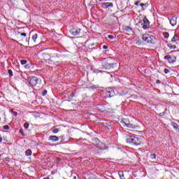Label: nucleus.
Here are the masks:
<instances>
[{"label":"nucleus","instance_id":"8","mask_svg":"<svg viewBox=\"0 0 179 179\" xmlns=\"http://www.w3.org/2000/svg\"><path fill=\"white\" fill-rule=\"evenodd\" d=\"M115 96V91L113 88H108L105 91V99H111Z\"/></svg>","mask_w":179,"mask_h":179},{"label":"nucleus","instance_id":"11","mask_svg":"<svg viewBox=\"0 0 179 179\" xmlns=\"http://www.w3.org/2000/svg\"><path fill=\"white\" fill-rule=\"evenodd\" d=\"M94 141L96 143V148L99 149V150H106V145L99 141V138H95Z\"/></svg>","mask_w":179,"mask_h":179},{"label":"nucleus","instance_id":"5","mask_svg":"<svg viewBox=\"0 0 179 179\" xmlns=\"http://www.w3.org/2000/svg\"><path fill=\"white\" fill-rule=\"evenodd\" d=\"M127 142H129V143H131V145H134L135 146H139L143 144L141 138L136 137L134 136H130L127 138Z\"/></svg>","mask_w":179,"mask_h":179},{"label":"nucleus","instance_id":"34","mask_svg":"<svg viewBox=\"0 0 179 179\" xmlns=\"http://www.w3.org/2000/svg\"><path fill=\"white\" fill-rule=\"evenodd\" d=\"M108 38H110V40H114V36L113 35H108Z\"/></svg>","mask_w":179,"mask_h":179},{"label":"nucleus","instance_id":"16","mask_svg":"<svg viewBox=\"0 0 179 179\" xmlns=\"http://www.w3.org/2000/svg\"><path fill=\"white\" fill-rule=\"evenodd\" d=\"M123 30H124L125 31H127V33H132L134 31V30H132V28L128 26H124L123 27Z\"/></svg>","mask_w":179,"mask_h":179},{"label":"nucleus","instance_id":"36","mask_svg":"<svg viewBox=\"0 0 179 179\" xmlns=\"http://www.w3.org/2000/svg\"><path fill=\"white\" fill-rule=\"evenodd\" d=\"M13 115L14 117H17V112H16V111L13 112Z\"/></svg>","mask_w":179,"mask_h":179},{"label":"nucleus","instance_id":"3","mask_svg":"<svg viewBox=\"0 0 179 179\" xmlns=\"http://www.w3.org/2000/svg\"><path fill=\"white\" fill-rule=\"evenodd\" d=\"M29 85L35 90H40L41 80L37 78V77L31 76L29 78Z\"/></svg>","mask_w":179,"mask_h":179},{"label":"nucleus","instance_id":"13","mask_svg":"<svg viewBox=\"0 0 179 179\" xmlns=\"http://www.w3.org/2000/svg\"><path fill=\"white\" fill-rule=\"evenodd\" d=\"M108 22H111L112 23H114V22H116L117 17L114 15H110L108 17Z\"/></svg>","mask_w":179,"mask_h":179},{"label":"nucleus","instance_id":"14","mask_svg":"<svg viewBox=\"0 0 179 179\" xmlns=\"http://www.w3.org/2000/svg\"><path fill=\"white\" fill-rule=\"evenodd\" d=\"M170 24L171 26H176V24H177V17H172L170 20Z\"/></svg>","mask_w":179,"mask_h":179},{"label":"nucleus","instance_id":"9","mask_svg":"<svg viewBox=\"0 0 179 179\" xmlns=\"http://www.w3.org/2000/svg\"><path fill=\"white\" fill-rule=\"evenodd\" d=\"M102 69H112L114 68V63H111L110 60L102 62Z\"/></svg>","mask_w":179,"mask_h":179},{"label":"nucleus","instance_id":"48","mask_svg":"<svg viewBox=\"0 0 179 179\" xmlns=\"http://www.w3.org/2000/svg\"><path fill=\"white\" fill-rule=\"evenodd\" d=\"M73 179H76V176H74V177H73Z\"/></svg>","mask_w":179,"mask_h":179},{"label":"nucleus","instance_id":"50","mask_svg":"<svg viewBox=\"0 0 179 179\" xmlns=\"http://www.w3.org/2000/svg\"><path fill=\"white\" fill-rule=\"evenodd\" d=\"M0 121H1V117H0Z\"/></svg>","mask_w":179,"mask_h":179},{"label":"nucleus","instance_id":"45","mask_svg":"<svg viewBox=\"0 0 179 179\" xmlns=\"http://www.w3.org/2000/svg\"><path fill=\"white\" fill-rule=\"evenodd\" d=\"M43 179H50V176H48L46 178H44Z\"/></svg>","mask_w":179,"mask_h":179},{"label":"nucleus","instance_id":"40","mask_svg":"<svg viewBox=\"0 0 179 179\" xmlns=\"http://www.w3.org/2000/svg\"><path fill=\"white\" fill-rule=\"evenodd\" d=\"M166 111H167V109H165V110L164 111V113H161V115H164V114H166Z\"/></svg>","mask_w":179,"mask_h":179},{"label":"nucleus","instance_id":"22","mask_svg":"<svg viewBox=\"0 0 179 179\" xmlns=\"http://www.w3.org/2000/svg\"><path fill=\"white\" fill-rule=\"evenodd\" d=\"M118 175L120 179H125V175L124 174L123 171H120Z\"/></svg>","mask_w":179,"mask_h":179},{"label":"nucleus","instance_id":"19","mask_svg":"<svg viewBox=\"0 0 179 179\" xmlns=\"http://www.w3.org/2000/svg\"><path fill=\"white\" fill-rule=\"evenodd\" d=\"M140 6L141 7L142 10H145L149 6V3H141L140 4Z\"/></svg>","mask_w":179,"mask_h":179},{"label":"nucleus","instance_id":"31","mask_svg":"<svg viewBox=\"0 0 179 179\" xmlns=\"http://www.w3.org/2000/svg\"><path fill=\"white\" fill-rule=\"evenodd\" d=\"M164 72L166 75H167V73H170V70L168 69H164Z\"/></svg>","mask_w":179,"mask_h":179},{"label":"nucleus","instance_id":"29","mask_svg":"<svg viewBox=\"0 0 179 179\" xmlns=\"http://www.w3.org/2000/svg\"><path fill=\"white\" fill-rule=\"evenodd\" d=\"M21 65H26L27 64V61L26 60H21L20 61Z\"/></svg>","mask_w":179,"mask_h":179},{"label":"nucleus","instance_id":"49","mask_svg":"<svg viewBox=\"0 0 179 179\" xmlns=\"http://www.w3.org/2000/svg\"><path fill=\"white\" fill-rule=\"evenodd\" d=\"M99 2H101V1H103V0H99Z\"/></svg>","mask_w":179,"mask_h":179},{"label":"nucleus","instance_id":"41","mask_svg":"<svg viewBox=\"0 0 179 179\" xmlns=\"http://www.w3.org/2000/svg\"><path fill=\"white\" fill-rule=\"evenodd\" d=\"M3 138H2V135L0 134V143L2 142Z\"/></svg>","mask_w":179,"mask_h":179},{"label":"nucleus","instance_id":"39","mask_svg":"<svg viewBox=\"0 0 179 179\" xmlns=\"http://www.w3.org/2000/svg\"><path fill=\"white\" fill-rule=\"evenodd\" d=\"M103 50H107L108 48V47L106 45H103L102 47Z\"/></svg>","mask_w":179,"mask_h":179},{"label":"nucleus","instance_id":"27","mask_svg":"<svg viewBox=\"0 0 179 179\" xmlns=\"http://www.w3.org/2000/svg\"><path fill=\"white\" fill-rule=\"evenodd\" d=\"M99 110H101V113H103V111H106V108H104V106L100 105L99 107Z\"/></svg>","mask_w":179,"mask_h":179},{"label":"nucleus","instance_id":"12","mask_svg":"<svg viewBox=\"0 0 179 179\" xmlns=\"http://www.w3.org/2000/svg\"><path fill=\"white\" fill-rule=\"evenodd\" d=\"M81 30L82 29H80V28L75 27L70 29V33L73 36H79V34H80Z\"/></svg>","mask_w":179,"mask_h":179},{"label":"nucleus","instance_id":"28","mask_svg":"<svg viewBox=\"0 0 179 179\" xmlns=\"http://www.w3.org/2000/svg\"><path fill=\"white\" fill-rule=\"evenodd\" d=\"M134 5H136V6H141V5H142V3H141V0H138L136 2H135Z\"/></svg>","mask_w":179,"mask_h":179},{"label":"nucleus","instance_id":"46","mask_svg":"<svg viewBox=\"0 0 179 179\" xmlns=\"http://www.w3.org/2000/svg\"><path fill=\"white\" fill-rule=\"evenodd\" d=\"M157 83H160V80H157Z\"/></svg>","mask_w":179,"mask_h":179},{"label":"nucleus","instance_id":"38","mask_svg":"<svg viewBox=\"0 0 179 179\" xmlns=\"http://www.w3.org/2000/svg\"><path fill=\"white\" fill-rule=\"evenodd\" d=\"M20 36H22V37H26V36H27V34L26 33H21Z\"/></svg>","mask_w":179,"mask_h":179},{"label":"nucleus","instance_id":"20","mask_svg":"<svg viewBox=\"0 0 179 179\" xmlns=\"http://www.w3.org/2000/svg\"><path fill=\"white\" fill-rule=\"evenodd\" d=\"M51 132H52V134H58V132H59V129H57V127H52L50 129Z\"/></svg>","mask_w":179,"mask_h":179},{"label":"nucleus","instance_id":"4","mask_svg":"<svg viewBox=\"0 0 179 179\" xmlns=\"http://www.w3.org/2000/svg\"><path fill=\"white\" fill-rule=\"evenodd\" d=\"M136 26L140 27V29H143V30H148V29L150 27V22L148 18H146V17H145L142 20L136 24Z\"/></svg>","mask_w":179,"mask_h":179},{"label":"nucleus","instance_id":"43","mask_svg":"<svg viewBox=\"0 0 179 179\" xmlns=\"http://www.w3.org/2000/svg\"><path fill=\"white\" fill-rule=\"evenodd\" d=\"M99 73H103V71H99L98 73H97V75H99Z\"/></svg>","mask_w":179,"mask_h":179},{"label":"nucleus","instance_id":"15","mask_svg":"<svg viewBox=\"0 0 179 179\" xmlns=\"http://www.w3.org/2000/svg\"><path fill=\"white\" fill-rule=\"evenodd\" d=\"M48 139L52 142H58L59 141V138L57 136H50Z\"/></svg>","mask_w":179,"mask_h":179},{"label":"nucleus","instance_id":"30","mask_svg":"<svg viewBox=\"0 0 179 179\" xmlns=\"http://www.w3.org/2000/svg\"><path fill=\"white\" fill-rule=\"evenodd\" d=\"M8 74H9L10 77L13 76V72L12 71L11 69H9V70L8 71Z\"/></svg>","mask_w":179,"mask_h":179},{"label":"nucleus","instance_id":"47","mask_svg":"<svg viewBox=\"0 0 179 179\" xmlns=\"http://www.w3.org/2000/svg\"><path fill=\"white\" fill-rule=\"evenodd\" d=\"M94 45V43H91V47H93Z\"/></svg>","mask_w":179,"mask_h":179},{"label":"nucleus","instance_id":"42","mask_svg":"<svg viewBox=\"0 0 179 179\" xmlns=\"http://www.w3.org/2000/svg\"><path fill=\"white\" fill-rule=\"evenodd\" d=\"M71 97H75V92L71 93Z\"/></svg>","mask_w":179,"mask_h":179},{"label":"nucleus","instance_id":"33","mask_svg":"<svg viewBox=\"0 0 179 179\" xmlns=\"http://www.w3.org/2000/svg\"><path fill=\"white\" fill-rule=\"evenodd\" d=\"M20 134L22 135V136H24V132H23L22 129H20Z\"/></svg>","mask_w":179,"mask_h":179},{"label":"nucleus","instance_id":"35","mask_svg":"<svg viewBox=\"0 0 179 179\" xmlns=\"http://www.w3.org/2000/svg\"><path fill=\"white\" fill-rule=\"evenodd\" d=\"M42 96H47V90H45L43 92Z\"/></svg>","mask_w":179,"mask_h":179},{"label":"nucleus","instance_id":"32","mask_svg":"<svg viewBox=\"0 0 179 179\" xmlns=\"http://www.w3.org/2000/svg\"><path fill=\"white\" fill-rule=\"evenodd\" d=\"M24 128H25L26 129H29V123H24Z\"/></svg>","mask_w":179,"mask_h":179},{"label":"nucleus","instance_id":"44","mask_svg":"<svg viewBox=\"0 0 179 179\" xmlns=\"http://www.w3.org/2000/svg\"><path fill=\"white\" fill-rule=\"evenodd\" d=\"M106 127H107V128H109L110 127H111V125H110V124H108V125Z\"/></svg>","mask_w":179,"mask_h":179},{"label":"nucleus","instance_id":"24","mask_svg":"<svg viewBox=\"0 0 179 179\" xmlns=\"http://www.w3.org/2000/svg\"><path fill=\"white\" fill-rule=\"evenodd\" d=\"M162 34L164 38H169V37H170V34H169V32H163Z\"/></svg>","mask_w":179,"mask_h":179},{"label":"nucleus","instance_id":"23","mask_svg":"<svg viewBox=\"0 0 179 179\" xmlns=\"http://www.w3.org/2000/svg\"><path fill=\"white\" fill-rule=\"evenodd\" d=\"M38 37V35L37 34H35L32 36L31 39L33 40L34 43H36Z\"/></svg>","mask_w":179,"mask_h":179},{"label":"nucleus","instance_id":"25","mask_svg":"<svg viewBox=\"0 0 179 179\" xmlns=\"http://www.w3.org/2000/svg\"><path fill=\"white\" fill-rule=\"evenodd\" d=\"M31 150L29 149L25 151L26 156H31Z\"/></svg>","mask_w":179,"mask_h":179},{"label":"nucleus","instance_id":"26","mask_svg":"<svg viewBox=\"0 0 179 179\" xmlns=\"http://www.w3.org/2000/svg\"><path fill=\"white\" fill-rule=\"evenodd\" d=\"M150 157L151 160H156V154H155V153L151 154Z\"/></svg>","mask_w":179,"mask_h":179},{"label":"nucleus","instance_id":"6","mask_svg":"<svg viewBox=\"0 0 179 179\" xmlns=\"http://www.w3.org/2000/svg\"><path fill=\"white\" fill-rule=\"evenodd\" d=\"M103 9H106L107 12H113L114 11V4L113 3L107 2L103 3L101 4Z\"/></svg>","mask_w":179,"mask_h":179},{"label":"nucleus","instance_id":"37","mask_svg":"<svg viewBox=\"0 0 179 179\" xmlns=\"http://www.w3.org/2000/svg\"><path fill=\"white\" fill-rule=\"evenodd\" d=\"M3 128L4 129H10V127H9L8 125H4V126L3 127Z\"/></svg>","mask_w":179,"mask_h":179},{"label":"nucleus","instance_id":"18","mask_svg":"<svg viewBox=\"0 0 179 179\" xmlns=\"http://www.w3.org/2000/svg\"><path fill=\"white\" fill-rule=\"evenodd\" d=\"M179 36L176 34H174L173 37L171 38V43H176V41H178Z\"/></svg>","mask_w":179,"mask_h":179},{"label":"nucleus","instance_id":"1","mask_svg":"<svg viewBox=\"0 0 179 179\" xmlns=\"http://www.w3.org/2000/svg\"><path fill=\"white\" fill-rule=\"evenodd\" d=\"M43 61L49 65H55L58 62V57L56 56H51L48 53L43 54Z\"/></svg>","mask_w":179,"mask_h":179},{"label":"nucleus","instance_id":"10","mask_svg":"<svg viewBox=\"0 0 179 179\" xmlns=\"http://www.w3.org/2000/svg\"><path fill=\"white\" fill-rule=\"evenodd\" d=\"M164 59L168 61L169 64H174L177 61V57L174 55H167L164 57Z\"/></svg>","mask_w":179,"mask_h":179},{"label":"nucleus","instance_id":"7","mask_svg":"<svg viewBox=\"0 0 179 179\" xmlns=\"http://www.w3.org/2000/svg\"><path fill=\"white\" fill-rule=\"evenodd\" d=\"M122 124H123L124 127H127V128H131V129H136V128H138L137 125L131 124L128 119H123Z\"/></svg>","mask_w":179,"mask_h":179},{"label":"nucleus","instance_id":"21","mask_svg":"<svg viewBox=\"0 0 179 179\" xmlns=\"http://www.w3.org/2000/svg\"><path fill=\"white\" fill-rule=\"evenodd\" d=\"M167 45L170 50H176L177 48L176 45H171V43H169Z\"/></svg>","mask_w":179,"mask_h":179},{"label":"nucleus","instance_id":"17","mask_svg":"<svg viewBox=\"0 0 179 179\" xmlns=\"http://www.w3.org/2000/svg\"><path fill=\"white\" fill-rule=\"evenodd\" d=\"M162 169H163V165L160 164H158L155 166V171H158V172L162 171Z\"/></svg>","mask_w":179,"mask_h":179},{"label":"nucleus","instance_id":"2","mask_svg":"<svg viewBox=\"0 0 179 179\" xmlns=\"http://www.w3.org/2000/svg\"><path fill=\"white\" fill-rule=\"evenodd\" d=\"M141 38L143 41L148 43V44H151L152 45H155V44L157 43V39L156 38V37L149 34H143Z\"/></svg>","mask_w":179,"mask_h":179}]
</instances>
